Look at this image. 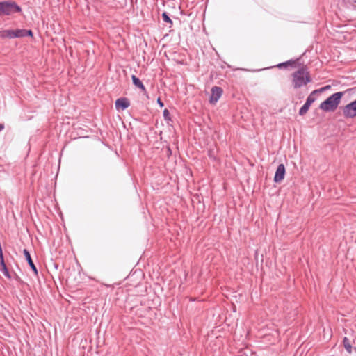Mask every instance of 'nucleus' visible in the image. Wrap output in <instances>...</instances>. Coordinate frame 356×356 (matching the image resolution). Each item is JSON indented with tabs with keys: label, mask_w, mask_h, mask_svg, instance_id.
I'll return each mask as SVG.
<instances>
[{
	"label": "nucleus",
	"mask_w": 356,
	"mask_h": 356,
	"mask_svg": "<svg viewBox=\"0 0 356 356\" xmlns=\"http://www.w3.org/2000/svg\"><path fill=\"white\" fill-rule=\"evenodd\" d=\"M292 84L295 89L300 88L312 82V79L307 66H302L292 74Z\"/></svg>",
	"instance_id": "obj_1"
},
{
	"label": "nucleus",
	"mask_w": 356,
	"mask_h": 356,
	"mask_svg": "<svg viewBox=\"0 0 356 356\" xmlns=\"http://www.w3.org/2000/svg\"><path fill=\"white\" fill-rule=\"evenodd\" d=\"M345 92H337L329 97L325 101L321 103L319 108L325 112H333L334 111L341 102V99L346 93Z\"/></svg>",
	"instance_id": "obj_2"
},
{
	"label": "nucleus",
	"mask_w": 356,
	"mask_h": 356,
	"mask_svg": "<svg viewBox=\"0 0 356 356\" xmlns=\"http://www.w3.org/2000/svg\"><path fill=\"white\" fill-rule=\"evenodd\" d=\"M22 8L14 1H0V16H9L22 13Z\"/></svg>",
	"instance_id": "obj_3"
},
{
	"label": "nucleus",
	"mask_w": 356,
	"mask_h": 356,
	"mask_svg": "<svg viewBox=\"0 0 356 356\" xmlns=\"http://www.w3.org/2000/svg\"><path fill=\"white\" fill-rule=\"evenodd\" d=\"M343 115L346 118H353L356 117V99L343 108Z\"/></svg>",
	"instance_id": "obj_4"
},
{
	"label": "nucleus",
	"mask_w": 356,
	"mask_h": 356,
	"mask_svg": "<svg viewBox=\"0 0 356 356\" xmlns=\"http://www.w3.org/2000/svg\"><path fill=\"white\" fill-rule=\"evenodd\" d=\"M222 92L223 90L222 88L218 86H213L211 88V96L209 100L210 103L216 104L221 97Z\"/></svg>",
	"instance_id": "obj_5"
},
{
	"label": "nucleus",
	"mask_w": 356,
	"mask_h": 356,
	"mask_svg": "<svg viewBox=\"0 0 356 356\" xmlns=\"http://www.w3.org/2000/svg\"><path fill=\"white\" fill-rule=\"evenodd\" d=\"M285 172L286 170L284 164H280L275 174L274 181L276 183L282 181L284 178Z\"/></svg>",
	"instance_id": "obj_6"
},
{
	"label": "nucleus",
	"mask_w": 356,
	"mask_h": 356,
	"mask_svg": "<svg viewBox=\"0 0 356 356\" xmlns=\"http://www.w3.org/2000/svg\"><path fill=\"white\" fill-rule=\"evenodd\" d=\"M130 106L129 100L126 97L118 98L115 101V108L117 110H124Z\"/></svg>",
	"instance_id": "obj_7"
},
{
	"label": "nucleus",
	"mask_w": 356,
	"mask_h": 356,
	"mask_svg": "<svg viewBox=\"0 0 356 356\" xmlns=\"http://www.w3.org/2000/svg\"><path fill=\"white\" fill-rule=\"evenodd\" d=\"M23 253H24V255L26 258V260L27 261L29 266L31 267V268L32 269V270L33 271L34 274L35 275H38V269L35 266V265L34 264L32 259H31V254L29 253V252L26 250V249H24L23 250Z\"/></svg>",
	"instance_id": "obj_8"
},
{
	"label": "nucleus",
	"mask_w": 356,
	"mask_h": 356,
	"mask_svg": "<svg viewBox=\"0 0 356 356\" xmlns=\"http://www.w3.org/2000/svg\"><path fill=\"white\" fill-rule=\"evenodd\" d=\"M131 79H132L134 85L136 87L140 88L143 92L144 94L147 93V90H146L145 86L143 85L142 81L138 77H136L135 75H132Z\"/></svg>",
	"instance_id": "obj_9"
},
{
	"label": "nucleus",
	"mask_w": 356,
	"mask_h": 356,
	"mask_svg": "<svg viewBox=\"0 0 356 356\" xmlns=\"http://www.w3.org/2000/svg\"><path fill=\"white\" fill-rule=\"evenodd\" d=\"M330 87V86H327L325 87L321 88L320 90H315L312 91V93L308 96L306 102L311 105L316 99L315 97H314V95L316 93L323 91L324 90L329 88Z\"/></svg>",
	"instance_id": "obj_10"
},
{
	"label": "nucleus",
	"mask_w": 356,
	"mask_h": 356,
	"mask_svg": "<svg viewBox=\"0 0 356 356\" xmlns=\"http://www.w3.org/2000/svg\"><path fill=\"white\" fill-rule=\"evenodd\" d=\"M14 32L13 29H6L0 31V38H14Z\"/></svg>",
	"instance_id": "obj_11"
},
{
	"label": "nucleus",
	"mask_w": 356,
	"mask_h": 356,
	"mask_svg": "<svg viewBox=\"0 0 356 356\" xmlns=\"http://www.w3.org/2000/svg\"><path fill=\"white\" fill-rule=\"evenodd\" d=\"M343 343L346 350L349 353H352V346L350 344V340L347 337H344L343 340Z\"/></svg>",
	"instance_id": "obj_12"
},
{
	"label": "nucleus",
	"mask_w": 356,
	"mask_h": 356,
	"mask_svg": "<svg viewBox=\"0 0 356 356\" xmlns=\"http://www.w3.org/2000/svg\"><path fill=\"white\" fill-rule=\"evenodd\" d=\"M310 106H311L310 104H309L308 103L305 102L304 104V105L300 108V109L299 111V115H305L307 113Z\"/></svg>",
	"instance_id": "obj_13"
},
{
	"label": "nucleus",
	"mask_w": 356,
	"mask_h": 356,
	"mask_svg": "<svg viewBox=\"0 0 356 356\" xmlns=\"http://www.w3.org/2000/svg\"><path fill=\"white\" fill-rule=\"evenodd\" d=\"M296 64V61L295 60H289L288 61H286V62H284V63H280L277 65V67L279 68H282L283 67H286L287 66H292V65H294Z\"/></svg>",
	"instance_id": "obj_14"
},
{
	"label": "nucleus",
	"mask_w": 356,
	"mask_h": 356,
	"mask_svg": "<svg viewBox=\"0 0 356 356\" xmlns=\"http://www.w3.org/2000/svg\"><path fill=\"white\" fill-rule=\"evenodd\" d=\"M14 38H24V29H16L13 30Z\"/></svg>",
	"instance_id": "obj_15"
},
{
	"label": "nucleus",
	"mask_w": 356,
	"mask_h": 356,
	"mask_svg": "<svg viewBox=\"0 0 356 356\" xmlns=\"http://www.w3.org/2000/svg\"><path fill=\"white\" fill-rule=\"evenodd\" d=\"M162 18L164 22L169 23L170 25L172 24V21L171 20L167 13H163Z\"/></svg>",
	"instance_id": "obj_16"
},
{
	"label": "nucleus",
	"mask_w": 356,
	"mask_h": 356,
	"mask_svg": "<svg viewBox=\"0 0 356 356\" xmlns=\"http://www.w3.org/2000/svg\"><path fill=\"white\" fill-rule=\"evenodd\" d=\"M163 118L165 120H168V121L171 120L170 112L167 108H165L163 111Z\"/></svg>",
	"instance_id": "obj_17"
},
{
	"label": "nucleus",
	"mask_w": 356,
	"mask_h": 356,
	"mask_svg": "<svg viewBox=\"0 0 356 356\" xmlns=\"http://www.w3.org/2000/svg\"><path fill=\"white\" fill-rule=\"evenodd\" d=\"M0 270L3 273V274L6 277H8V278H10L11 277L7 267H3V268H0Z\"/></svg>",
	"instance_id": "obj_18"
},
{
	"label": "nucleus",
	"mask_w": 356,
	"mask_h": 356,
	"mask_svg": "<svg viewBox=\"0 0 356 356\" xmlns=\"http://www.w3.org/2000/svg\"><path fill=\"white\" fill-rule=\"evenodd\" d=\"M26 36H30V37H32L33 36V32L31 30H26V29H24V37Z\"/></svg>",
	"instance_id": "obj_19"
},
{
	"label": "nucleus",
	"mask_w": 356,
	"mask_h": 356,
	"mask_svg": "<svg viewBox=\"0 0 356 356\" xmlns=\"http://www.w3.org/2000/svg\"><path fill=\"white\" fill-rule=\"evenodd\" d=\"M157 103H158V104L160 106V107H163V106H164V104H163V102L161 101V98H160V97H159V98L157 99Z\"/></svg>",
	"instance_id": "obj_20"
},
{
	"label": "nucleus",
	"mask_w": 356,
	"mask_h": 356,
	"mask_svg": "<svg viewBox=\"0 0 356 356\" xmlns=\"http://www.w3.org/2000/svg\"><path fill=\"white\" fill-rule=\"evenodd\" d=\"M3 267H6L4 259L0 260V268H3Z\"/></svg>",
	"instance_id": "obj_21"
},
{
	"label": "nucleus",
	"mask_w": 356,
	"mask_h": 356,
	"mask_svg": "<svg viewBox=\"0 0 356 356\" xmlns=\"http://www.w3.org/2000/svg\"><path fill=\"white\" fill-rule=\"evenodd\" d=\"M4 129V124H0V131L3 130Z\"/></svg>",
	"instance_id": "obj_22"
},
{
	"label": "nucleus",
	"mask_w": 356,
	"mask_h": 356,
	"mask_svg": "<svg viewBox=\"0 0 356 356\" xmlns=\"http://www.w3.org/2000/svg\"><path fill=\"white\" fill-rule=\"evenodd\" d=\"M3 259V252H0V260Z\"/></svg>",
	"instance_id": "obj_23"
},
{
	"label": "nucleus",
	"mask_w": 356,
	"mask_h": 356,
	"mask_svg": "<svg viewBox=\"0 0 356 356\" xmlns=\"http://www.w3.org/2000/svg\"><path fill=\"white\" fill-rule=\"evenodd\" d=\"M354 1L356 3V0H354Z\"/></svg>",
	"instance_id": "obj_24"
}]
</instances>
